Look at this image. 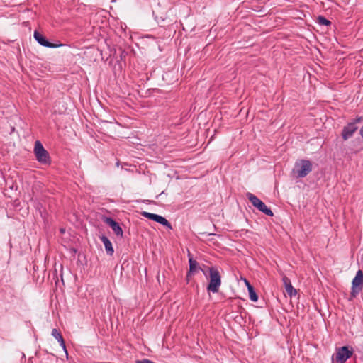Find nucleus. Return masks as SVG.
Masks as SVG:
<instances>
[{
  "instance_id": "obj_17",
  "label": "nucleus",
  "mask_w": 363,
  "mask_h": 363,
  "mask_svg": "<svg viewBox=\"0 0 363 363\" xmlns=\"http://www.w3.org/2000/svg\"><path fill=\"white\" fill-rule=\"evenodd\" d=\"M141 215L143 216H144L145 218H148V219L152 220H154V218H155V217L156 216V214H155V213H149V212H146V211H143L141 213Z\"/></svg>"
},
{
  "instance_id": "obj_7",
  "label": "nucleus",
  "mask_w": 363,
  "mask_h": 363,
  "mask_svg": "<svg viewBox=\"0 0 363 363\" xmlns=\"http://www.w3.org/2000/svg\"><path fill=\"white\" fill-rule=\"evenodd\" d=\"M33 37L35 40L42 46L50 48H56L58 47L64 46V44H55L49 42L45 37H44L42 34H40L39 32L35 30L33 34Z\"/></svg>"
},
{
  "instance_id": "obj_19",
  "label": "nucleus",
  "mask_w": 363,
  "mask_h": 363,
  "mask_svg": "<svg viewBox=\"0 0 363 363\" xmlns=\"http://www.w3.org/2000/svg\"><path fill=\"white\" fill-rule=\"evenodd\" d=\"M360 121H361V118L358 117L356 119H354L353 122H355V124H356L357 123L360 122Z\"/></svg>"
},
{
  "instance_id": "obj_15",
  "label": "nucleus",
  "mask_w": 363,
  "mask_h": 363,
  "mask_svg": "<svg viewBox=\"0 0 363 363\" xmlns=\"http://www.w3.org/2000/svg\"><path fill=\"white\" fill-rule=\"evenodd\" d=\"M316 22L318 24L323 25V26H330L331 25V22L323 16H318L317 17Z\"/></svg>"
},
{
  "instance_id": "obj_6",
  "label": "nucleus",
  "mask_w": 363,
  "mask_h": 363,
  "mask_svg": "<svg viewBox=\"0 0 363 363\" xmlns=\"http://www.w3.org/2000/svg\"><path fill=\"white\" fill-rule=\"evenodd\" d=\"M353 351L350 350L347 346H343L338 349L336 353V361L337 363H345L352 356Z\"/></svg>"
},
{
  "instance_id": "obj_12",
  "label": "nucleus",
  "mask_w": 363,
  "mask_h": 363,
  "mask_svg": "<svg viewBox=\"0 0 363 363\" xmlns=\"http://www.w3.org/2000/svg\"><path fill=\"white\" fill-rule=\"evenodd\" d=\"M100 240H101V242L104 245L106 253L108 255H113V254L114 252V250H113V247L112 246V243L110 241V240L106 236H105V235H101L100 237Z\"/></svg>"
},
{
  "instance_id": "obj_18",
  "label": "nucleus",
  "mask_w": 363,
  "mask_h": 363,
  "mask_svg": "<svg viewBox=\"0 0 363 363\" xmlns=\"http://www.w3.org/2000/svg\"><path fill=\"white\" fill-rule=\"evenodd\" d=\"M58 342H60V346L63 348V350L65 351L66 354H67V352L66 350V345H65V342L63 337L61 340H58Z\"/></svg>"
},
{
  "instance_id": "obj_8",
  "label": "nucleus",
  "mask_w": 363,
  "mask_h": 363,
  "mask_svg": "<svg viewBox=\"0 0 363 363\" xmlns=\"http://www.w3.org/2000/svg\"><path fill=\"white\" fill-rule=\"evenodd\" d=\"M358 127L355 125V122H350L344 126L342 130V138L344 140H347L352 138L354 133L357 130Z\"/></svg>"
},
{
  "instance_id": "obj_2",
  "label": "nucleus",
  "mask_w": 363,
  "mask_h": 363,
  "mask_svg": "<svg viewBox=\"0 0 363 363\" xmlns=\"http://www.w3.org/2000/svg\"><path fill=\"white\" fill-rule=\"evenodd\" d=\"M210 281L207 286V291L213 294L218 292L221 285V276L217 268L212 267L209 269Z\"/></svg>"
},
{
  "instance_id": "obj_20",
  "label": "nucleus",
  "mask_w": 363,
  "mask_h": 363,
  "mask_svg": "<svg viewBox=\"0 0 363 363\" xmlns=\"http://www.w3.org/2000/svg\"><path fill=\"white\" fill-rule=\"evenodd\" d=\"M359 134L362 136V138H363V126L359 130Z\"/></svg>"
},
{
  "instance_id": "obj_13",
  "label": "nucleus",
  "mask_w": 363,
  "mask_h": 363,
  "mask_svg": "<svg viewBox=\"0 0 363 363\" xmlns=\"http://www.w3.org/2000/svg\"><path fill=\"white\" fill-rule=\"evenodd\" d=\"M154 221L164 225L168 229H172L171 223L163 216L156 214Z\"/></svg>"
},
{
  "instance_id": "obj_4",
  "label": "nucleus",
  "mask_w": 363,
  "mask_h": 363,
  "mask_svg": "<svg viewBox=\"0 0 363 363\" xmlns=\"http://www.w3.org/2000/svg\"><path fill=\"white\" fill-rule=\"evenodd\" d=\"M246 197L250 201L253 206L256 207L259 211L269 216H273L274 213L272 210L268 208L264 202H262L257 196L250 192L246 194Z\"/></svg>"
},
{
  "instance_id": "obj_1",
  "label": "nucleus",
  "mask_w": 363,
  "mask_h": 363,
  "mask_svg": "<svg viewBox=\"0 0 363 363\" xmlns=\"http://www.w3.org/2000/svg\"><path fill=\"white\" fill-rule=\"evenodd\" d=\"M312 163L308 160L301 159L296 161L291 170V176L299 179L306 177L312 171Z\"/></svg>"
},
{
  "instance_id": "obj_11",
  "label": "nucleus",
  "mask_w": 363,
  "mask_h": 363,
  "mask_svg": "<svg viewBox=\"0 0 363 363\" xmlns=\"http://www.w3.org/2000/svg\"><path fill=\"white\" fill-rule=\"evenodd\" d=\"M283 282L288 295L290 297L294 296L297 294V291L293 287L290 279L286 277H283Z\"/></svg>"
},
{
  "instance_id": "obj_21",
  "label": "nucleus",
  "mask_w": 363,
  "mask_h": 363,
  "mask_svg": "<svg viewBox=\"0 0 363 363\" xmlns=\"http://www.w3.org/2000/svg\"><path fill=\"white\" fill-rule=\"evenodd\" d=\"M245 282L246 284V286L248 287V284H250V282L247 279H245Z\"/></svg>"
},
{
  "instance_id": "obj_5",
  "label": "nucleus",
  "mask_w": 363,
  "mask_h": 363,
  "mask_svg": "<svg viewBox=\"0 0 363 363\" xmlns=\"http://www.w3.org/2000/svg\"><path fill=\"white\" fill-rule=\"evenodd\" d=\"M363 287V272L359 269L356 276L352 282V289L350 296L352 298H355L358 294L362 291Z\"/></svg>"
},
{
  "instance_id": "obj_9",
  "label": "nucleus",
  "mask_w": 363,
  "mask_h": 363,
  "mask_svg": "<svg viewBox=\"0 0 363 363\" xmlns=\"http://www.w3.org/2000/svg\"><path fill=\"white\" fill-rule=\"evenodd\" d=\"M103 220L106 224L111 228L116 235L121 237L123 236V232L118 223L111 217H104Z\"/></svg>"
},
{
  "instance_id": "obj_10",
  "label": "nucleus",
  "mask_w": 363,
  "mask_h": 363,
  "mask_svg": "<svg viewBox=\"0 0 363 363\" xmlns=\"http://www.w3.org/2000/svg\"><path fill=\"white\" fill-rule=\"evenodd\" d=\"M189 270L186 275L187 281H189V278L192 276L194 273L197 272L200 268L199 266V263L196 260L194 259L193 257L190 256V252H189Z\"/></svg>"
},
{
  "instance_id": "obj_14",
  "label": "nucleus",
  "mask_w": 363,
  "mask_h": 363,
  "mask_svg": "<svg viewBox=\"0 0 363 363\" xmlns=\"http://www.w3.org/2000/svg\"><path fill=\"white\" fill-rule=\"evenodd\" d=\"M248 292L250 300L253 302L257 301L258 296L251 284H248Z\"/></svg>"
},
{
  "instance_id": "obj_3",
  "label": "nucleus",
  "mask_w": 363,
  "mask_h": 363,
  "mask_svg": "<svg viewBox=\"0 0 363 363\" xmlns=\"http://www.w3.org/2000/svg\"><path fill=\"white\" fill-rule=\"evenodd\" d=\"M34 153L38 162L43 164H50V157L48 152L43 147L39 140H36L34 147Z\"/></svg>"
},
{
  "instance_id": "obj_16",
  "label": "nucleus",
  "mask_w": 363,
  "mask_h": 363,
  "mask_svg": "<svg viewBox=\"0 0 363 363\" xmlns=\"http://www.w3.org/2000/svg\"><path fill=\"white\" fill-rule=\"evenodd\" d=\"M52 335L58 341L62 338V336L59 330L56 328L52 329Z\"/></svg>"
}]
</instances>
